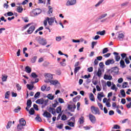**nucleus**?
<instances>
[{
    "label": "nucleus",
    "instance_id": "nucleus-1",
    "mask_svg": "<svg viewBox=\"0 0 131 131\" xmlns=\"http://www.w3.org/2000/svg\"><path fill=\"white\" fill-rule=\"evenodd\" d=\"M26 125V121L23 118H21L19 120V124L17 125V129L18 131H21L24 127L23 126H25Z\"/></svg>",
    "mask_w": 131,
    "mask_h": 131
},
{
    "label": "nucleus",
    "instance_id": "nucleus-2",
    "mask_svg": "<svg viewBox=\"0 0 131 131\" xmlns=\"http://www.w3.org/2000/svg\"><path fill=\"white\" fill-rule=\"evenodd\" d=\"M91 112L93 114H98V115H100V114H101V113H100V111L99 110V108L97 107H96L95 106H92L91 107Z\"/></svg>",
    "mask_w": 131,
    "mask_h": 131
},
{
    "label": "nucleus",
    "instance_id": "nucleus-3",
    "mask_svg": "<svg viewBox=\"0 0 131 131\" xmlns=\"http://www.w3.org/2000/svg\"><path fill=\"white\" fill-rule=\"evenodd\" d=\"M47 20H48V24L50 26H52V25H53V23H54L55 21V23H57V21H56V19L54 17L49 18V17H47Z\"/></svg>",
    "mask_w": 131,
    "mask_h": 131
},
{
    "label": "nucleus",
    "instance_id": "nucleus-4",
    "mask_svg": "<svg viewBox=\"0 0 131 131\" xmlns=\"http://www.w3.org/2000/svg\"><path fill=\"white\" fill-rule=\"evenodd\" d=\"M125 33L124 32L122 31H119L118 32V38L119 39V40H122L124 38V35Z\"/></svg>",
    "mask_w": 131,
    "mask_h": 131
},
{
    "label": "nucleus",
    "instance_id": "nucleus-5",
    "mask_svg": "<svg viewBox=\"0 0 131 131\" xmlns=\"http://www.w3.org/2000/svg\"><path fill=\"white\" fill-rule=\"evenodd\" d=\"M110 71L113 75H115V74H117L118 73V68L117 67L113 68L110 70Z\"/></svg>",
    "mask_w": 131,
    "mask_h": 131
},
{
    "label": "nucleus",
    "instance_id": "nucleus-6",
    "mask_svg": "<svg viewBox=\"0 0 131 131\" xmlns=\"http://www.w3.org/2000/svg\"><path fill=\"white\" fill-rule=\"evenodd\" d=\"M105 95H104V92H99L97 94V99L100 102L102 101V98H104Z\"/></svg>",
    "mask_w": 131,
    "mask_h": 131
},
{
    "label": "nucleus",
    "instance_id": "nucleus-7",
    "mask_svg": "<svg viewBox=\"0 0 131 131\" xmlns=\"http://www.w3.org/2000/svg\"><path fill=\"white\" fill-rule=\"evenodd\" d=\"M35 30V25L31 26L29 27L28 30H27V32L28 34H31L33 31Z\"/></svg>",
    "mask_w": 131,
    "mask_h": 131
},
{
    "label": "nucleus",
    "instance_id": "nucleus-8",
    "mask_svg": "<svg viewBox=\"0 0 131 131\" xmlns=\"http://www.w3.org/2000/svg\"><path fill=\"white\" fill-rule=\"evenodd\" d=\"M46 78H48V80H45V82H50L51 80L50 79H53V75L51 74H47L45 75Z\"/></svg>",
    "mask_w": 131,
    "mask_h": 131
},
{
    "label": "nucleus",
    "instance_id": "nucleus-9",
    "mask_svg": "<svg viewBox=\"0 0 131 131\" xmlns=\"http://www.w3.org/2000/svg\"><path fill=\"white\" fill-rule=\"evenodd\" d=\"M76 108V106H75V104H69L68 106V109H69V110H70L72 112H74Z\"/></svg>",
    "mask_w": 131,
    "mask_h": 131
},
{
    "label": "nucleus",
    "instance_id": "nucleus-10",
    "mask_svg": "<svg viewBox=\"0 0 131 131\" xmlns=\"http://www.w3.org/2000/svg\"><path fill=\"white\" fill-rule=\"evenodd\" d=\"M76 4V0H68L66 5L67 6H73Z\"/></svg>",
    "mask_w": 131,
    "mask_h": 131
},
{
    "label": "nucleus",
    "instance_id": "nucleus-11",
    "mask_svg": "<svg viewBox=\"0 0 131 131\" xmlns=\"http://www.w3.org/2000/svg\"><path fill=\"white\" fill-rule=\"evenodd\" d=\"M89 119L92 123H96V117H95V116H94L93 115H92V114L89 115Z\"/></svg>",
    "mask_w": 131,
    "mask_h": 131
},
{
    "label": "nucleus",
    "instance_id": "nucleus-12",
    "mask_svg": "<svg viewBox=\"0 0 131 131\" xmlns=\"http://www.w3.org/2000/svg\"><path fill=\"white\" fill-rule=\"evenodd\" d=\"M114 55H115V59L117 62H119L120 60V55L117 52H114Z\"/></svg>",
    "mask_w": 131,
    "mask_h": 131
},
{
    "label": "nucleus",
    "instance_id": "nucleus-13",
    "mask_svg": "<svg viewBox=\"0 0 131 131\" xmlns=\"http://www.w3.org/2000/svg\"><path fill=\"white\" fill-rule=\"evenodd\" d=\"M40 13H41V10L39 9H36L33 11L34 16H37V15H39Z\"/></svg>",
    "mask_w": 131,
    "mask_h": 131
},
{
    "label": "nucleus",
    "instance_id": "nucleus-14",
    "mask_svg": "<svg viewBox=\"0 0 131 131\" xmlns=\"http://www.w3.org/2000/svg\"><path fill=\"white\" fill-rule=\"evenodd\" d=\"M114 63H115L114 59H108L106 61L105 64L106 66H108V65L114 64Z\"/></svg>",
    "mask_w": 131,
    "mask_h": 131
},
{
    "label": "nucleus",
    "instance_id": "nucleus-15",
    "mask_svg": "<svg viewBox=\"0 0 131 131\" xmlns=\"http://www.w3.org/2000/svg\"><path fill=\"white\" fill-rule=\"evenodd\" d=\"M39 43L42 46H45L47 44V40L43 38H40L39 39Z\"/></svg>",
    "mask_w": 131,
    "mask_h": 131
},
{
    "label": "nucleus",
    "instance_id": "nucleus-16",
    "mask_svg": "<svg viewBox=\"0 0 131 131\" xmlns=\"http://www.w3.org/2000/svg\"><path fill=\"white\" fill-rule=\"evenodd\" d=\"M120 67H121V68H125V67H126L124 60L121 59L120 61Z\"/></svg>",
    "mask_w": 131,
    "mask_h": 131
},
{
    "label": "nucleus",
    "instance_id": "nucleus-17",
    "mask_svg": "<svg viewBox=\"0 0 131 131\" xmlns=\"http://www.w3.org/2000/svg\"><path fill=\"white\" fill-rule=\"evenodd\" d=\"M43 116H44V117H47V118H51V117H52V115L48 112H45Z\"/></svg>",
    "mask_w": 131,
    "mask_h": 131
},
{
    "label": "nucleus",
    "instance_id": "nucleus-18",
    "mask_svg": "<svg viewBox=\"0 0 131 131\" xmlns=\"http://www.w3.org/2000/svg\"><path fill=\"white\" fill-rule=\"evenodd\" d=\"M104 79L106 80H111L112 79V76L110 75H104Z\"/></svg>",
    "mask_w": 131,
    "mask_h": 131
},
{
    "label": "nucleus",
    "instance_id": "nucleus-19",
    "mask_svg": "<svg viewBox=\"0 0 131 131\" xmlns=\"http://www.w3.org/2000/svg\"><path fill=\"white\" fill-rule=\"evenodd\" d=\"M36 104H39L42 105V104L45 103V99H38L36 101Z\"/></svg>",
    "mask_w": 131,
    "mask_h": 131
},
{
    "label": "nucleus",
    "instance_id": "nucleus-20",
    "mask_svg": "<svg viewBox=\"0 0 131 131\" xmlns=\"http://www.w3.org/2000/svg\"><path fill=\"white\" fill-rule=\"evenodd\" d=\"M89 98L90 99V101H92V102H95V96H94V94H93V93L90 94Z\"/></svg>",
    "mask_w": 131,
    "mask_h": 131
},
{
    "label": "nucleus",
    "instance_id": "nucleus-21",
    "mask_svg": "<svg viewBox=\"0 0 131 131\" xmlns=\"http://www.w3.org/2000/svg\"><path fill=\"white\" fill-rule=\"evenodd\" d=\"M16 11L17 13H22L23 12V8L22 6H18Z\"/></svg>",
    "mask_w": 131,
    "mask_h": 131
},
{
    "label": "nucleus",
    "instance_id": "nucleus-22",
    "mask_svg": "<svg viewBox=\"0 0 131 131\" xmlns=\"http://www.w3.org/2000/svg\"><path fill=\"white\" fill-rule=\"evenodd\" d=\"M25 71L27 73H31V68L29 66H27L25 68Z\"/></svg>",
    "mask_w": 131,
    "mask_h": 131
},
{
    "label": "nucleus",
    "instance_id": "nucleus-23",
    "mask_svg": "<svg viewBox=\"0 0 131 131\" xmlns=\"http://www.w3.org/2000/svg\"><path fill=\"white\" fill-rule=\"evenodd\" d=\"M105 33H106V31H105V30H103L102 31H98L96 32V34L98 35H105Z\"/></svg>",
    "mask_w": 131,
    "mask_h": 131
},
{
    "label": "nucleus",
    "instance_id": "nucleus-24",
    "mask_svg": "<svg viewBox=\"0 0 131 131\" xmlns=\"http://www.w3.org/2000/svg\"><path fill=\"white\" fill-rule=\"evenodd\" d=\"M12 124H13V123H12V121H9L7 123V125H6L7 129H9V128H10L11 126H12Z\"/></svg>",
    "mask_w": 131,
    "mask_h": 131
},
{
    "label": "nucleus",
    "instance_id": "nucleus-25",
    "mask_svg": "<svg viewBox=\"0 0 131 131\" xmlns=\"http://www.w3.org/2000/svg\"><path fill=\"white\" fill-rule=\"evenodd\" d=\"M59 81L58 80H51L50 83L51 84H53V85H56V84H58Z\"/></svg>",
    "mask_w": 131,
    "mask_h": 131
},
{
    "label": "nucleus",
    "instance_id": "nucleus-26",
    "mask_svg": "<svg viewBox=\"0 0 131 131\" xmlns=\"http://www.w3.org/2000/svg\"><path fill=\"white\" fill-rule=\"evenodd\" d=\"M79 122L80 124H83V123L84 122V117H83L82 116L81 117L79 118Z\"/></svg>",
    "mask_w": 131,
    "mask_h": 131
},
{
    "label": "nucleus",
    "instance_id": "nucleus-27",
    "mask_svg": "<svg viewBox=\"0 0 131 131\" xmlns=\"http://www.w3.org/2000/svg\"><path fill=\"white\" fill-rule=\"evenodd\" d=\"M48 111H49V112H51V113L53 115L56 114V111L53 107H50Z\"/></svg>",
    "mask_w": 131,
    "mask_h": 131
},
{
    "label": "nucleus",
    "instance_id": "nucleus-28",
    "mask_svg": "<svg viewBox=\"0 0 131 131\" xmlns=\"http://www.w3.org/2000/svg\"><path fill=\"white\" fill-rule=\"evenodd\" d=\"M8 79V76L6 75H2V81L5 82L7 81V79Z\"/></svg>",
    "mask_w": 131,
    "mask_h": 131
},
{
    "label": "nucleus",
    "instance_id": "nucleus-29",
    "mask_svg": "<svg viewBox=\"0 0 131 131\" xmlns=\"http://www.w3.org/2000/svg\"><path fill=\"white\" fill-rule=\"evenodd\" d=\"M37 59V56H34L31 59V63H35L36 62V60Z\"/></svg>",
    "mask_w": 131,
    "mask_h": 131
},
{
    "label": "nucleus",
    "instance_id": "nucleus-30",
    "mask_svg": "<svg viewBox=\"0 0 131 131\" xmlns=\"http://www.w3.org/2000/svg\"><path fill=\"white\" fill-rule=\"evenodd\" d=\"M80 67H76L74 69V73L75 74H76L77 73V72H78V71H79V70H80Z\"/></svg>",
    "mask_w": 131,
    "mask_h": 131
},
{
    "label": "nucleus",
    "instance_id": "nucleus-31",
    "mask_svg": "<svg viewBox=\"0 0 131 131\" xmlns=\"http://www.w3.org/2000/svg\"><path fill=\"white\" fill-rule=\"evenodd\" d=\"M31 104H32L31 100H28L27 102V106L28 107V108H30V107H31Z\"/></svg>",
    "mask_w": 131,
    "mask_h": 131
},
{
    "label": "nucleus",
    "instance_id": "nucleus-32",
    "mask_svg": "<svg viewBox=\"0 0 131 131\" xmlns=\"http://www.w3.org/2000/svg\"><path fill=\"white\" fill-rule=\"evenodd\" d=\"M79 99H80V96H77L75 98H73V102H77L79 101Z\"/></svg>",
    "mask_w": 131,
    "mask_h": 131
},
{
    "label": "nucleus",
    "instance_id": "nucleus-33",
    "mask_svg": "<svg viewBox=\"0 0 131 131\" xmlns=\"http://www.w3.org/2000/svg\"><path fill=\"white\" fill-rule=\"evenodd\" d=\"M120 93L123 98H125V92L124 91V90H120Z\"/></svg>",
    "mask_w": 131,
    "mask_h": 131
},
{
    "label": "nucleus",
    "instance_id": "nucleus-34",
    "mask_svg": "<svg viewBox=\"0 0 131 131\" xmlns=\"http://www.w3.org/2000/svg\"><path fill=\"white\" fill-rule=\"evenodd\" d=\"M111 90L115 91V92H117L118 89L116 88V85L115 84H113V85L111 86Z\"/></svg>",
    "mask_w": 131,
    "mask_h": 131
},
{
    "label": "nucleus",
    "instance_id": "nucleus-35",
    "mask_svg": "<svg viewBox=\"0 0 131 131\" xmlns=\"http://www.w3.org/2000/svg\"><path fill=\"white\" fill-rule=\"evenodd\" d=\"M47 98H48L49 100H54V95L52 94H48L47 96Z\"/></svg>",
    "mask_w": 131,
    "mask_h": 131
},
{
    "label": "nucleus",
    "instance_id": "nucleus-36",
    "mask_svg": "<svg viewBox=\"0 0 131 131\" xmlns=\"http://www.w3.org/2000/svg\"><path fill=\"white\" fill-rule=\"evenodd\" d=\"M29 113L30 115H33L34 114V109L31 108L30 111H29Z\"/></svg>",
    "mask_w": 131,
    "mask_h": 131
},
{
    "label": "nucleus",
    "instance_id": "nucleus-37",
    "mask_svg": "<svg viewBox=\"0 0 131 131\" xmlns=\"http://www.w3.org/2000/svg\"><path fill=\"white\" fill-rule=\"evenodd\" d=\"M10 91H7L5 93V99H9V97H10Z\"/></svg>",
    "mask_w": 131,
    "mask_h": 131
},
{
    "label": "nucleus",
    "instance_id": "nucleus-38",
    "mask_svg": "<svg viewBox=\"0 0 131 131\" xmlns=\"http://www.w3.org/2000/svg\"><path fill=\"white\" fill-rule=\"evenodd\" d=\"M121 60H124V58L126 59V54L123 53L121 54Z\"/></svg>",
    "mask_w": 131,
    "mask_h": 131
},
{
    "label": "nucleus",
    "instance_id": "nucleus-39",
    "mask_svg": "<svg viewBox=\"0 0 131 131\" xmlns=\"http://www.w3.org/2000/svg\"><path fill=\"white\" fill-rule=\"evenodd\" d=\"M127 84H128L127 82H124L122 84V88L125 89L126 88H127Z\"/></svg>",
    "mask_w": 131,
    "mask_h": 131
},
{
    "label": "nucleus",
    "instance_id": "nucleus-40",
    "mask_svg": "<svg viewBox=\"0 0 131 131\" xmlns=\"http://www.w3.org/2000/svg\"><path fill=\"white\" fill-rule=\"evenodd\" d=\"M20 110H21V107L20 106H17L14 110V112L15 113H18V112L19 111H20Z\"/></svg>",
    "mask_w": 131,
    "mask_h": 131
},
{
    "label": "nucleus",
    "instance_id": "nucleus-41",
    "mask_svg": "<svg viewBox=\"0 0 131 131\" xmlns=\"http://www.w3.org/2000/svg\"><path fill=\"white\" fill-rule=\"evenodd\" d=\"M61 111H62V107L61 106H59L56 108L57 113H60Z\"/></svg>",
    "mask_w": 131,
    "mask_h": 131
},
{
    "label": "nucleus",
    "instance_id": "nucleus-42",
    "mask_svg": "<svg viewBox=\"0 0 131 131\" xmlns=\"http://www.w3.org/2000/svg\"><path fill=\"white\" fill-rule=\"evenodd\" d=\"M27 89H28V90H29L30 91H31L33 89V86L28 84L27 85Z\"/></svg>",
    "mask_w": 131,
    "mask_h": 131
},
{
    "label": "nucleus",
    "instance_id": "nucleus-43",
    "mask_svg": "<svg viewBox=\"0 0 131 131\" xmlns=\"http://www.w3.org/2000/svg\"><path fill=\"white\" fill-rule=\"evenodd\" d=\"M49 8V11H48V14H51L53 13V8L51 7V6H49L48 7Z\"/></svg>",
    "mask_w": 131,
    "mask_h": 131
},
{
    "label": "nucleus",
    "instance_id": "nucleus-44",
    "mask_svg": "<svg viewBox=\"0 0 131 131\" xmlns=\"http://www.w3.org/2000/svg\"><path fill=\"white\" fill-rule=\"evenodd\" d=\"M109 52V50H108L107 48H105L103 49L102 50V53L103 54H106V53H108Z\"/></svg>",
    "mask_w": 131,
    "mask_h": 131
},
{
    "label": "nucleus",
    "instance_id": "nucleus-45",
    "mask_svg": "<svg viewBox=\"0 0 131 131\" xmlns=\"http://www.w3.org/2000/svg\"><path fill=\"white\" fill-rule=\"evenodd\" d=\"M16 88H17V91H21V89H22V87L21 85H20L19 84L17 83L16 84Z\"/></svg>",
    "mask_w": 131,
    "mask_h": 131
},
{
    "label": "nucleus",
    "instance_id": "nucleus-46",
    "mask_svg": "<svg viewBox=\"0 0 131 131\" xmlns=\"http://www.w3.org/2000/svg\"><path fill=\"white\" fill-rule=\"evenodd\" d=\"M64 62H66V59H62V62H60V64L61 66H66V63H64Z\"/></svg>",
    "mask_w": 131,
    "mask_h": 131
},
{
    "label": "nucleus",
    "instance_id": "nucleus-47",
    "mask_svg": "<svg viewBox=\"0 0 131 131\" xmlns=\"http://www.w3.org/2000/svg\"><path fill=\"white\" fill-rule=\"evenodd\" d=\"M31 76L33 77V78H36L37 77V75L35 73H32Z\"/></svg>",
    "mask_w": 131,
    "mask_h": 131
},
{
    "label": "nucleus",
    "instance_id": "nucleus-48",
    "mask_svg": "<svg viewBox=\"0 0 131 131\" xmlns=\"http://www.w3.org/2000/svg\"><path fill=\"white\" fill-rule=\"evenodd\" d=\"M101 75H102V71L99 69L97 72V76H98V77H101Z\"/></svg>",
    "mask_w": 131,
    "mask_h": 131
},
{
    "label": "nucleus",
    "instance_id": "nucleus-49",
    "mask_svg": "<svg viewBox=\"0 0 131 131\" xmlns=\"http://www.w3.org/2000/svg\"><path fill=\"white\" fill-rule=\"evenodd\" d=\"M35 119L38 122H41V118H40L39 116H37Z\"/></svg>",
    "mask_w": 131,
    "mask_h": 131
},
{
    "label": "nucleus",
    "instance_id": "nucleus-50",
    "mask_svg": "<svg viewBox=\"0 0 131 131\" xmlns=\"http://www.w3.org/2000/svg\"><path fill=\"white\" fill-rule=\"evenodd\" d=\"M49 65H50V62L48 61H45L43 63V66H44L45 67H47V66H49Z\"/></svg>",
    "mask_w": 131,
    "mask_h": 131
},
{
    "label": "nucleus",
    "instance_id": "nucleus-51",
    "mask_svg": "<svg viewBox=\"0 0 131 131\" xmlns=\"http://www.w3.org/2000/svg\"><path fill=\"white\" fill-rule=\"evenodd\" d=\"M68 125H69L70 126H71L72 127H73L74 126V122H69Z\"/></svg>",
    "mask_w": 131,
    "mask_h": 131
},
{
    "label": "nucleus",
    "instance_id": "nucleus-52",
    "mask_svg": "<svg viewBox=\"0 0 131 131\" xmlns=\"http://www.w3.org/2000/svg\"><path fill=\"white\" fill-rule=\"evenodd\" d=\"M104 2V0H100L96 5L95 7H99Z\"/></svg>",
    "mask_w": 131,
    "mask_h": 131
},
{
    "label": "nucleus",
    "instance_id": "nucleus-53",
    "mask_svg": "<svg viewBox=\"0 0 131 131\" xmlns=\"http://www.w3.org/2000/svg\"><path fill=\"white\" fill-rule=\"evenodd\" d=\"M106 16H107V14H106V13H105V14H104L101 15L99 17V19H103V18H105V17H106Z\"/></svg>",
    "mask_w": 131,
    "mask_h": 131
},
{
    "label": "nucleus",
    "instance_id": "nucleus-54",
    "mask_svg": "<svg viewBox=\"0 0 131 131\" xmlns=\"http://www.w3.org/2000/svg\"><path fill=\"white\" fill-rule=\"evenodd\" d=\"M91 127H92L91 126H85L83 127V128H84L85 130H88L91 129Z\"/></svg>",
    "mask_w": 131,
    "mask_h": 131
},
{
    "label": "nucleus",
    "instance_id": "nucleus-55",
    "mask_svg": "<svg viewBox=\"0 0 131 131\" xmlns=\"http://www.w3.org/2000/svg\"><path fill=\"white\" fill-rule=\"evenodd\" d=\"M100 37V36L96 35L95 37H93V39H94V40H97V39H99Z\"/></svg>",
    "mask_w": 131,
    "mask_h": 131
},
{
    "label": "nucleus",
    "instance_id": "nucleus-56",
    "mask_svg": "<svg viewBox=\"0 0 131 131\" xmlns=\"http://www.w3.org/2000/svg\"><path fill=\"white\" fill-rule=\"evenodd\" d=\"M113 128H114L115 129H119V128H120V127L118 125H115Z\"/></svg>",
    "mask_w": 131,
    "mask_h": 131
},
{
    "label": "nucleus",
    "instance_id": "nucleus-57",
    "mask_svg": "<svg viewBox=\"0 0 131 131\" xmlns=\"http://www.w3.org/2000/svg\"><path fill=\"white\" fill-rule=\"evenodd\" d=\"M67 119V117L65 115H63L61 116V120H66Z\"/></svg>",
    "mask_w": 131,
    "mask_h": 131
},
{
    "label": "nucleus",
    "instance_id": "nucleus-58",
    "mask_svg": "<svg viewBox=\"0 0 131 131\" xmlns=\"http://www.w3.org/2000/svg\"><path fill=\"white\" fill-rule=\"evenodd\" d=\"M98 107H99V108H100V109H101V110H103V105H102V104H101V103L98 102Z\"/></svg>",
    "mask_w": 131,
    "mask_h": 131
},
{
    "label": "nucleus",
    "instance_id": "nucleus-59",
    "mask_svg": "<svg viewBox=\"0 0 131 131\" xmlns=\"http://www.w3.org/2000/svg\"><path fill=\"white\" fill-rule=\"evenodd\" d=\"M110 56H111V53H107L103 55V57H104V58H109Z\"/></svg>",
    "mask_w": 131,
    "mask_h": 131
},
{
    "label": "nucleus",
    "instance_id": "nucleus-60",
    "mask_svg": "<svg viewBox=\"0 0 131 131\" xmlns=\"http://www.w3.org/2000/svg\"><path fill=\"white\" fill-rule=\"evenodd\" d=\"M96 45H97V42L93 41L92 42V49H94V48H95V46H96Z\"/></svg>",
    "mask_w": 131,
    "mask_h": 131
},
{
    "label": "nucleus",
    "instance_id": "nucleus-61",
    "mask_svg": "<svg viewBox=\"0 0 131 131\" xmlns=\"http://www.w3.org/2000/svg\"><path fill=\"white\" fill-rule=\"evenodd\" d=\"M58 102H59V103H60V104H63V103H64V100H63V99H62L61 98H59Z\"/></svg>",
    "mask_w": 131,
    "mask_h": 131
},
{
    "label": "nucleus",
    "instance_id": "nucleus-62",
    "mask_svg": "<svg viewBox=\"0 0 131 131\" xmlns=\"http://www.w3.org/2000/svg\"><path fill=\"white\" fill-rule=\"evenodd\" d=\"M118 82L119 83H122V82H123V79L122 78H120L118 80Z\"/></svg>",
    "mask_w": 131,
    "mask_h": 131
},
{
    "label": "nucleus",
    "instance_id": "nucleus-63",
    "mask_svg": "<svg viewBox=\"0 0 131 131\" xmlns=\"http://www.w3.org/2000/svg\"><path fill=\"white\" fill-rule=\"evenodd\" d=\"M93 67H90L88 69V72H93Z\"/></svg>",
    "mask_w": 131,
    "mask_h": 131
},
{
    "label": "nucleus",
    "instance_id": "nucleus-64",
    "mask_svg": "<svg viewBox=\"0 0 131 131\" xmlns=\"http://www.w3.org/2000/svg\"><path fill=\"white\" fill-rule=\"evenodd\" d=\"M126 106L127 108H130V107H131V102H130L129 103L126 104Z\"/></svg>",
    "mask_w": 131,
    "mask_h": 131
}]
</instances>
